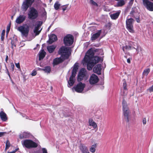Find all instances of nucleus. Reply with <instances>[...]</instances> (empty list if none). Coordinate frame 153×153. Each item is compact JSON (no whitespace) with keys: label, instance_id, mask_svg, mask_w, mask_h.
<instances>
[{"label":"nucleus","instance_id":"nucleus-37","mask_svg":"<svg viewBox=\"0 0 153 153\" xmlns=\"http://www.w3.org/2000/svg\"><path fill=\"white\" fill-rule=\"evenodd\" d=\"M10 146V143L8 140H7L6 141V147L5 148V150H7V149H8Z\"/></svg>","mask_w":153,"mask_h":153},{"label":"nucleus","instance_id":"nucleus-55","mask_svg":"<svg viewBox=\"0 0 153 153\" xmlns=\"http://www.w3.org/2000/svg\"><path fill=\"white\" fill-rule=\"evenodd\" d=\"M136 21L137 22H140L139 19L138 18L136 19Z\"/></svg>","mask_w":153,"mask_h":153},{"label":"nucleus","instance_id":"nucleus-13","mask_svg":"<svg viewBox=\"0 0 153 153\" xmlns=\"http://www.w3.org/2000/svg\"><path fill=\"white\" fill-rule=\"evenodd\" d=\"M34 0H26L24 2L22 5V8L25 11H26L28 7L30 6L33 2Z\"/></svg>","mask_w":153,"mask_h":153},{"label":"nucleus","instance_id":"nucleus-58","mask_svg":"<svg viewBox=\"0 0 153 153\" xmlns=\"http://www.w3.org/2000/svg\"><path fill=\"white\" fill-rule=\"evenodd\" d=\"M8 74L9 76H10V75H9V73Z\"/></svg>","mask_w":153,"mask_h":153},{"label":"nucleus","instance_id":"nucleus-15","mask_svg":"<svg viewBox=\"0 0 153 153\" xmlns=\"http://www.w3.org/2000/svg\"><path fill=\"white\" fill-rule=\"evenodd\" d=\"M136 43L133 42H129V45H126V46H124L123 47V50L124 52H125V50H130L133 48H135L134 46Z\"/></svg>","mask_w":153,"mask_h":153},{"label":"nucleus","instance_id":"nucleus-2","mask_svg":"<svg viewBox=\"0 0 153 153\" xmlns=\"http://www.w3.org/2000/svg\"><path fill=\"white\" fill-rule=\"evenodd\" d=\"M17 29L21 32L22 36L26 37L28 35L30 28L27 25L25 24L18 27Z\"/></svg>","mask_w":153,"mask_h":153},{"label":"nucleus","instance_id":"nucleus-32","mask_svg":"<svg viewBox=\"0 0 153 153\" xmlns=\"http://www.w3.org/2000/svg\"><path fill=\"white\" fill-rule=\"evenodd\" d=\"M150 71V69L148 68L144 69L143 73V76H147Z\"/></svg>","mask_w":153,"mask_h":153},{"label":"nucleus","instance_id":"nucleus-30","mask_svg":"<svg viewBox=\"0 0 153 153\" xmlns=\"http://www.w3.org/2000/svg\"><path fill=\"white\" fill-rule=\"evenodd\" d=\"M40 70L44 71L45 73H50L51 71V67L49 66H47L43 68H41Z\"/></svg>","mask_w":153,"mask_h":153},{"label":"nucleus","instance_id":"nucleus-38","mask_svg":"<svg viewBox=\"0 0 153 153\" xmlns=\"http://www.w3.org/2000/svg\"><path fill=\"white\" fill-rule=\"evenodd\" d=\"M127 84L126 82V80L125 79L123 80V89H127Z\"/></svg>","mask_w":153,"mask_h":153},{"label":"nucleus","instance_id":"nucleus-54","mask_svg":"<svg viewBox=\"0 0 153 153\" xmlns=\"http://www.w3.org/2000/svg\"><path fill=\"white\" fill-rule=\"evenodd\" d=\"M46 13L45 11H44V12L43 13V16H45L46 15Z\"/></svg>","mask_w":153,"mask_h":153},{"label":"nucleus","instance_id":"nucleus-35","mask_svg":"<svg viewBox=\"0 0 153 153\" xmlns=\"http://www.w3.org/2000/svg\"><path fill=\"white\" fill-rule=\"evenodd\" d=\"M60 6V4L59 3V2L56 1L54 4V8L56 10H58Z\"/></svg>","mask_w":153,"mask_h":153},{"label":"nucleus","instance_id":"nucleus-46","mask_svg":"<svg viewBox=\"0 0 153 153\" xmlns=\"http://www.w3.org/2000/svg\"><path fill=\"white\" fill-rule=\"evenodd\" d=\"M37 74V72L36 71H33L32 73L31 74V75L32 76H35Z\"/></svg>","mask_w":153,"mask_h":153},{"label":"nucleus","instance_id":"nucleus-10","mask_svg":"<svg viewBox=\"0 0 153 153\" xmlns=\"http://www.w3.org/2000/svg\"><path fill=\"white\" fill-rule=\"evenodd\" d=\"M143 4L149 10L153 11V3L149 0H143Z\"/></svg>","mask_w":153,"mask_h":153},{"label":"nucleus","instance_id":"nucleus-44","mask_svg":"<svg viewBox=\"0 0 153 153\" xmlns=\"http://www.w3.org/2000/svg\"><path fill=\"white\" fill-rule=\"evenodd\" d=\"M146 123V120L145 118H144L143 120V123L144 125H145Z\"/></svg>","mask_w":153,"mask_h":153},{"label":"nucleus","instance_id":"nucleus-16","mask_svg":"<svg viewBox=\"0 0 153 153\" xmlns=\"http://www.w3.org/2000/svg\"><path fill=\"white\" fill-rule=\"evenodd\" d=\"M101 70L102 68L101 65L97 64L94 67L93 71L94 72L100 75L101 74Z\"/></svg>","mask_w":153,"mask_h":153},{"label":"nucleus","instance_id":"nucleus-36","mask_svg":"<svg viewBox=\"0 0 153 153\" xmlns=\"http://www.w3.org/2000/svg\"><path fill=\"white\" fill-rule=\"evenodd\" d=\"M135 49V48H134ZM137 54L139 53H142V48L138 46L136 48H135Z\"/></svg>","mask_w":153,"mask_h":153},{"label":"nucleus","instance_id":"nucleus-53","mask_svg":"<svg viewBox=\"0 0 153 153\" xmlns=\"http://www.w3.org/2000/svg\"><path fill=\"white\" fill-rule=\"evenodd\" d=\"M127 62L128 63H130L131 62L130 59H127Z\"/></svg>","mask_w":153,"mask_h":153},{"label":"nucleus","instance_id":"nucleus-20","mask_svg":"<svg viewBox=\"0 0 153 153\" xmlns=\"http://www.w3.org/2000/svg\"><path fill=\"white\" fill-rule=\"evenodd\" d=\"M25 16L20 15L16 19V22L17 24H20L23 22L25 20Z\"/></svg>","mask_w":153,"mask_h":153},{"label":"nucleus","instance_id":"nucleus-22","mask_svg":"<svg viewBox=\"0 0 153 153\" xmlns=\"http://www.w3.org/2000/svg\"><path fill=\"white\" fill-rule=\"evenodd\" d=\"M57 38L56 36L54 34H52L49 36V44H52L53 42L56 40Z\"/></svg>","mask_w":153,"mask_h":153},{"label":"nucleus","instance_id":"nucleus-7","mask_svg":"<svg viewBox=\"0 0 153 153\" xmlns=\"http://www.w3.org/2000/svg\"><path fill=\"white\" fill-rule=\"evenodd\" d=\"M28 18L30 19H34L37 18L38 16V11L33 7L30 8V10L28 13Z\"/></svg>","mask_w":153,"mask_h":153},{"label":"nucleus","instance_id":"nucleus-11","mask_svg":"<svg viewBox=\"0 0 153 153\" xmlns=\"http://www.w3.org/2000/svg\"><path fill=\"white\" fill-rule=\"evenodd\" d=\"M86 71L85 69H81L79 73L78 76L77 80L78 82H80L82 80L84 77L86 76Z\"/></svg>","mask_w":153,"mask_h":153},{"label":"nucleus","instance_id":"nucleus-34","mask_svg":"<svg viewBox=\"0 0 153 153\" xmlns=\"http://www.w3.org/2000/svg\"><path fill=\"white\" fill-rule=\"evenodd\" d=\"M16 41V39H13V40H12L11 42V47L13 51L14 50V48H15L16 46L15 42Z\"/></svg>","mask_w":153,"mask_h":153},{"label":"nucleus","instance_id":"nucleus-26","mask_svg":"<svg viewBox=\"0 0 153 153\" xmlns=\"http://www.w3.org/2000/svg\"><path fill=\"white\" fill-rule=\"evenodd\" d=\"M46 54V53L44 51V50H42L39 53V60H41V59H43V58L45 56Z\"/></svg>","mask_w":153,"mask_h":153},{"label":"nucleus","instance_id":"nucleus-19","mask_svg":"<svg viewBox=\"0 0 153 153\" xmlns=\"http://www.w3.org/2000/svg\"><path fill=\"white\" fill-rule=\"evenodd\" d=\"M75 75L74 74H72L71 76H70L69 80L68 82V86L69 87H70L71 86H72L74 82H75Z\"/></svg>","mask_w":153,"mask_h":153},{"label":"nucleus","instance_id":"nucleus-51","mask_svg":"<svg viewBox=\"0 0 153 153\" xmlns=\"http://www.w3.org/2000/svg\"><path fill=\"white\" fill-rule=\"evenodd\" d=\"M8 60V56L7 55H6V58H5V61L7 62V61Z\"/></svg>","mask_w":153,"mask_h":153},{"label":"nucleus","instance_id":"nucleus-39","mask_svg":"<svg viewBox=\"0 0 153 153\" xmlns=\"http://www.w3.org/2000/svg\"><path fill=\"white\" fill-rule=\"evenodd\" d=\"M5 33V30H3L1 34V39L2 41H3L4 39V36Z\"/></svg>","mask_w":153,"mask_h":153},{"label":"nucleus","instance_id":"nucleus-18","mask_svg":"<svg viewBox=\"0 0 153 153\" xmlns=\"http://www.w3.org/2000/svg\"><path fill=\"white\" fill-rule=\"evenodd\" d=\"M79 148L82 153H90L87 147L84 144H81Z\"/></svg>","mask_w":153,"mask_h":153},{"label":"nucleus","instance_id":"nucleus-1","mask_svg":"<svg viewBox=\"0 0 153 153\" xmlns=\"http://www.w3.org/2000/svg\"><path fill=\"white\" fill-rule=\"evenodd\" d=\"M97 49L90 48L88 51L82 61L83 64H87V68L91 70L94 65L100 61V58L97 56H94Z\"/></svg>","mask_w":153,"mask_h":153},{"label":"nucleus","instance_id":"nucleus-14","mask_svg":"<svg viewBox=\"0 0 153 153\" xmlns=\"http://www.w3.org/2000/svg\"><path fill=\"white\" fill-rule=\"evenodd\" d=\"M99 81L98 76L95 74L91 75L89 79L90 83L91 85L97 83Z\"/></svg>","mask_w":153,"mask_h":153},{"label":"nucleus","instance_id":"nucleus-59","mask_svg":"<svg viewBox=\"0 0 153 153\" xmlns=\"http://www.w3.org/2000/svg\"><path fill=\"white\" fill-rule=\"evenodd\" d=\"M17 149V150L18 149Z\"/></svg>","mask_w":153,"mask_h":153},{"label":"nucleus","instance_id":"nucleus-48","mask_svg":"<svg viewBox=\"0 0 153 153\" xmlns=\"http://www.w3.org/2000/svg\"><path fill=\"white\" fill-rule=\"evenodd\" d=\"M67 7L68 6L67 5H66L65 6V7H63L62 8L63 10V11L67 9Z\"/></svg>","mask_w":153,"mask_h":153},{"label":"nucleus","instance_id":"nucleus-6","mask_svg":"<svg viewBox=\"0 0 153 153\" xmlns=\"http://www.w3.org/2000/svg\"><path fill=\"white\" fill-rule=\"evenodd\" d=\"M134 21L133 19L131 18L127 19L126 21V28L128 31L132 33L134 32L133 26Z\"/></svg>","mask_w":153,"mask_h":153},{"label":"nucleus","instance_id":"nucleus-5","mask_svg":"<svg viewBox=\"0 0 153 153\" xmlns=\"http://www.w3.org/2000/svg\"><path fill=\"white\" fill-rule=\"evenodd\" d=\"M22 144L23 146L28 149L35 148L38 146L37 143L30 140H24Z\"/></svg>","mask_w":153,"mask_h":153},{"label":"nucleus","instance_id":"nucleus-57","mask_svg":"<svg viewBox=\"0 0 153 153\" xmlns=\"http://www.w3.org/2000/svg\"><path fill=\"white\" fill-rule=\"evenodd\" d=\"M134 1V0H131V1Z\"/></svg>","mask_w":153,"mask_h":153},{"label":"nucleus","instance_id":"nucleus-8","mask_svg":"<svg viewBox=\"0 0 153 153\" xmlns=\"http://www.w3.org/2000/svg\"><path fill=\"white\" fill-rule=\"evenodd\" d=\"M73 41L74 37L71 35H67L64 38V43L66 45H71L73 44Z\"/></svg>","mask_w":153,"mask_h":153},{"label":"nucleus","instance_id":"nucleus-43","mask_svg":"<svg viewBox=\"0 0 153 153\" xmlns=\"http://www.w3.org/2000/svg\"><path fill=\"white\" fill-rule=\"evenodd\" d=\"M16 67L19 69H20V67L19 63H15Z\"/></svg>","mask_w":153,"mask_h":153},{"label":"nucleus","instance_id":"nucleus-24","mask_svg":"<svg viewBox=\"0 0 153 153\" xmlns=\"http://www.w3.org/2000/svg\"><path fill=\"white\" fill-rule=\"evenodd\" d=\"M88 123L89 126H91L93 128L95 129L97 127V125L96 123L91 119H90L89 120Z\"/></svg>","mask_w":153,"mask_h":153},{"label":"nucleus","instance_id":"nucleus-31","mask_svg":"<svg viewBox=\"0 0 153 153\" xmlns=\"http://www.w3.org/2000/svg\"><path fill=\"white\" fill-rule=\"evenodd\" d=\"M117 7H121L125 4V2L124 0H117Z\"/></svg>","mask_w":153,"mask_h":153},{"label":"nucleus","instance_id":"nucleus-21","mask_svg":"<svg viewBox=\"0 0 153 153\" xmlns=\"http://www.w3.org/2000/svg\"><path fill=\"white\" fill-rule=\"evenodd\" d=\"M65 59L61 57L56 58L53 60V64L54 65H57L62 62Z\"/></svg>","mask_w":153,"mask_h":153},{"label":"nucleus","instance_id":"nucleus-45","mask_svg":"<svg viewBox=\"0 0 153 153\" xmlns=\"http://www.w3.org/2000/svg\"><path fill=\"white\" fill-rule=\"evenodd\" d=\"M42 153H48L47 149L45 148H42Z\"/></svg>","mask_w":153,"mask_h":153},{"label":"nucleus","instance_id":"nucleus-25","mask_svg":"<svg viewBox=\"0 0 153 153\" xmlns=\"http://www.w3.org/2000/svg\"><path fill=\"white\" fill-rule=\"evenodd\" d=\"M30 134L28 132H24L22 134L19 135V137L22 139L23 138H28L30 137Z\"/></svg>","mask_w":153,"mask_h":153},{"label":"nucleus","instance_id":"nucleus-47","mask_svg":"<svg viewBox=\"0 0 153 153\" xmlns=\"http://www.w3.org/2000/svg\"><path fill=\"white\" fill-rule=\"evenodd\" d=\"M10 65H11V67L12 69V70L13 71L14 70V65L13 62L11 63Z\"/></svg>","mask_w":153,"mask_h":153},{"label":"nucleus","instance_id":"nucleus-12","mask_svg":"<svg viewBox=\"0 0 153 153\" xmlns=\"http://www.w3.org/2000/svg\"><path fill=\"white\" fill-rule=\"evenodd\" d=\"M85 87V84L81 82L79 83L76 86L74 87L75 91L78 93H81Z\"/></svg>","mask_w":153,"mask_h":153},{"label":"nucleus","instance_id":"nucleus-33","mask_svg":"<svg viewBox=\"0 0 153 153\" xmlns=\"http://www.w3.org/2000/svg\"><path fill=\"white\" fill-rule=\"evenodd\" d=\"M78 65H76V64H75L74 67L72 72V74H74L75 75H76V71L78 69Z\"/></svg>","mask_w":153,"mask_h":153},{"label":"nucleus","instance_id":"nucleus-49","mask_svg":"<svg viewBox=\"0 0 153 153\" xmlns=\"http://www.w3.org/2000/svg\"><path fill=\"white\" fill-rule=\"evenodd\" d=\"M17 151V149H15V150L12 152H8L7 153H15Z\"/></svg>","mask_w":153,"mask_h":153},{"label":"nucleus","instance_id":"nucleus-56","mask_svg":"<svg viewBox=\"0 0 153 153\" xmlns=\"http://www.w3.org/2000/svg\"><path fill=\"white\" fill-rule=\"evenodd\" d=\"M13 16H11V19H13Z\"/></svg>","mask_w":153,"mask_h":153},{"label":"nucleus","instance_id":"nucleus-41","mask_svg":"<svg viewBox=\"0 0 153 153\" xmlns=\"http://www.w3.org/2000/svg\"><path fill=\"white\" fill-rule=\"evenodd\" d=\"M90 3L91 4H92V5L95 6L97 5V4L93 0H90Z\"/></svg>","mask_w":153,"mask_h":153},{"label":"nucleus","instance_id":"nucleus-42","mask_svg":"<svg viewBox=\"0 0 153 153\" xmlns=\"http://www.w3.org/2000/svg\"><path fill=\"white\" fill-rule=\"evenodd\" d=\"M148 90L150 92L153 91V85L151 87H150L148 89Z\"/></svg>","mask_w":153,"mask_h":153},{"label":"nucleus","instance_id":"nucleus-17","mask_svg":"<svg viewBox=\"0 0 153 153\" xmlns=\"http://www.w3.org/2000/svg\"><path fill=\"white\" fill-rule=\"evenodd\" d=\"M101 33V30H100L97 32L92 34L91 37V40L93 41L98 38L100 36Z\"/></svg>","mask_w":153,"mask_h":153},{"label":"nucleus","instance_id":"nucleus-50","mask_svg":"<svg viewBox=\"0 0 153 153\" xmlns=\"http://www.w3.org/2000/svg\"><path fill=\"white\" fill-rule=\"evenodd\" d=\"M4 133L3 132H0V137H1L3 135Z\"/></svg>","mask_w":153,"mask_h":153},{"label":"nucleus","instance_id":"nucleus-23","mask_svg":"<svg viewBox=\"0 0 153 153\" xmlns=\"http://www.w3.org/2000/svg\"><path fill=\"white\" fill-rule=\"evenodd\" d=\"M0 117L1 120L3 121H6L7 120L6 114L3 111L0 112Z\"/></svg>","mask_w":153,"mask_h":153},{"label":"nucleus","instance_id":"nucleus-29","mask_svg":"<svg viewBox=\"0 0 153 153\" xmlns=\"http://www.w3.org/2000/svg\"><path fill=\"white\" fill-rule=\"evenodd\" d=\"M97 146V144H94L92 145L89 148L90 151L92 153H94L96 151V148Z\"/></svg>","mask_w":153,"mask_h":153},{"label":"nucleus","instance_id":"nucleus-52","mask_svg":"<svg viewBox=\"0 0 153 153\" xmlns=\"http://www.w3.org/2000/svg\"><path fill=\"white\" fill-rule=\"evenodd\" d=\"M10 29V26L8 27L7 29V32H8L9 31Z\"/></svg>","mask_w":153,"mask_h":153},{"label":"nucleus","instance_id":"nucleus-3","mask_svg":"<svg viewBox=\"0 0 153 153\" xmlns=\"http://www.w3.org/2000/svg\"><path fill=\"white\" fill-rule=\"evenodd\" d=\"M122 108L123 114L125 119L128 122L129 120L130 111L126 101L124 100L123 101Z\"/></svg>","mask_w":153,"mask_h":153},{"label":"nucleus","instance_id":"nucleus-27","mask_svg":"<svg viewBox=\"0 0 153 153\" xmlns=\"http://www.w3.org/2000/svg\"><path fill=\"white\" fill-rule=\"evenodd\" d=\"M56 48L55 45L48 46L47 47V49L49 53H51L54 51Z\"/></svg>","mask_w":153,"mask_h":153},{"label":"nucleus","instance_id":"nucleus-40","mask_svg":"<svg viewBox=\"0 0 153 153\" xmlns=\"http://www.w3.org/2000/svg\"><path fill=\"white\" fill-rule=\"evenodd\" d=\"M127 89H123V91L121 92V95L124 96H126L127 94Z\"/></svg>","mask_w":153,"mask_h":153},{"label":"nucleus","instance_id":"nucleus-9","mask_svg":"<svg viewBox=\"0 0 153 153\" xmlns=\"http://www.w3.org/2000/svg\"><path fill=\"white\" fill-rule=\"evenodd\" d=\"M37 25L35 27L34 30L33 35V38H34L36 36L38 35L41 32L42 29L39 30L41 28V26L42 24V22H36Z\"/></svg>","mask_w":153,"mask_h":153},{"label":"nucleus","instance_id":"nucleus-4","mask_svg":"<svg viewBox=\"0 0 153 153\" xmlns=\"http://www.w3.org/2000/svg\"><path fill=\"white\" fill-rule=\"evenodd\" d=\"M69 53V48L64 46L62 47L59 51V54L61 55V57L64 59H67L68 58Z\"/></svg>","mask_w":153,"mask_h":153},{"label":"nucleus","instance_id":"nucleus-28","mask_svg":"<svg viewBox=\"0 0 153 153\" xmlns=\"http://www.w3.org/2000/svg\"><path fill=\"white\" fill-rule=\"evenodd\" d=\"M120 12V11H119L118 12L115 13L111 14L110 16L111 18L113 19H117L119 16Z\"/></svg>","mask_w":153,"mask_h":153}]
</instances>
